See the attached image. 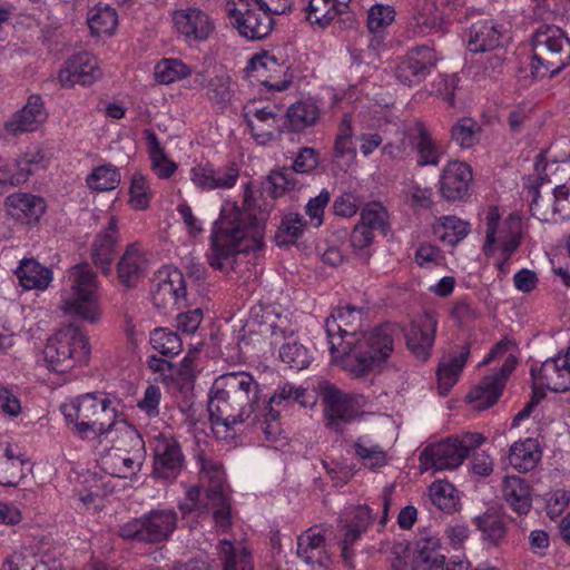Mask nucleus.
<instances>
[{"mask_svg":"<svg viewBox=\"0 0 570 570\" xmlns=\"http://www.w3.org/2000/svg\"><path fill=\"white\" fill-rule=\"evenodd\" d=\"M60 411L70 432L91 445L104 472L118 478L139 472L145 442L109 394H80L65 402Z\"/></svg>","mask_w":570,"mask_h":570,"instance_id":"f257e3e1","label":"nucleus"},{"mask_svg":"<svg viewBox=\"0 0 570 570\" xmlns=\"http://www.w3.org/2000/svg\"><path fill=\"white\" fill-rule=\"evenodd\" d=\"M252 346L265 355L273 353L276 345L279 360L289 368L302 371L309 366L313 356L311 351L296 338H293L295 330L291 326L287 316L276 312L274 306L262 304L252 307Z\"/></svg>","mask_w":570,"mask_h":570,"instance_id":"f03ea898","label":"nucleus"},{"mask_svg":"<svg viewBox=\"0 0 570 570\" xmlns=\"http://www.w3.org/2000/svg\"><path fill=\"white\" fill-rule=\"evenodd\" d=\"M249 185L244 186L243 206L226 199L219 217L214 222L207 261L215 269H223L227 259L237 253L246 252L249 238Z\"/></svg>","mask_w":570,"mask_h":570,"instance_id":"7ed1b4c3","label":"nucleus"},{"mask_svg":"<svg viewBox=\"0 0 570 570\" xmlns=\"http://www.w3.org/2000/svg\"><path fill=\"white\" fill-rule=\"evenodd\" d=\"M400 333V326L392 323L362 333L355 343L344 350L340 358L342 367L354 377L365 376L379 370L392 355L395 338Z\"/></svg>","mask_w":570,"mask_h":570,"instance_id":"20e7f679","label":"nucleus"},{"mask_svg":"<svg viewBox=\"0 0 570 570\" xmlns=\"http://www.w3.org/2000/svg\"><path fill=\"white\" fill-rule=\"evenodd\" d=\"M60 309L68 316L87 322L100 321L99 283L89 264H77L65 274L60 291Z\"/></svg>","mask_w":570,"mask_h":570,"instance_id":"39448f33","label":"nucleus"},{"mask_svg":"<svg viewBox=\"0 0 570 570\" xmlns=\"http://www.w3.org/2000/svg\"><path fill=\"white\" fill-rule=\"evenodd\" d=\"M501 362L500 368L482 379L468 394V400L475 410H487L497 403L502 394L509 375L517 365L515 345L511 341L497 343L481 364Z\"/></svg>","mask_w":570,"mask_h":570,"instance_id":"423d86ee","label":"nucleus"},{"mask_svg":"<svg viewBox=\"0 0 570 570\" xmlns=\"http://www.w3.org/2000/svg\"><path fill=\"white\" fill-rule=\"evenodd\" d=\"M90 346L87 336L76 327H66L48 340L42 352V365L51 372L67 373L88 362Z\"/></svg>","mask_w":570,"mask_h":570,"instance_id":"0eeeda50","label":"nucleus"},{"mask_svg":"<svg viewBox=\"0 0 570 570\" xmlns=\"http://www.w3.org/2000/svg\"><path fill=\"white\" fill-rule=\"evenodd\" d=\"M532 75L544 77L560 72L570 62V40L556 26H541L532 36Z\"/></svg>","mask_w":570,"mask_h":570,"instance_id":"6e6552de","label":"nucleus"},{"mask_svg":"<svg viewBox=\"0 0 570 570\" xmlns=\"http://www.w3.org/2000/svg\"><path fill=\"white\" fill-rule=\"evenodd\" d=\"M485 225L483 252L485 256L495 258V266L501 274H507L510 271L509 259L520 245L518 223L500 224L499 209L492 206L487 213Z\"/></svg>","mask_w":570,"mask_h":570,"instance_id":"1a4fd4ad","label":"nucleus"},{"mask_svg":"<svg viewBox=\"0 0 570 570\" xmlns=\"http://www.w3.org/2000/svg\"><path fill=\"white\" fill-rule=\"evenodd\" d=\"M229 400L220 383H214L207 404L210 430L218 441L227 444L237 439V426L247 417L244 403L236 405Z\"/></svg>","mask_w":570,"mask_h":570,"instance_id":"9d476101","label":"nucleus"},{"mask_svg":"<svg viewBox=\"0 0 570 570\" xmlns=\"http://www.w3.org/2000/svg\"><path fill=\"white\" fill-rule=\"evenodd\" d=\"M178 517L173 509L159 508L124 523L119 534L124 539L158 543L168 540L177 527Z\"/></svg>","mask_w":570,"mask_h":570,"instance_id":"9b49d317","label":"nucleus"},{"mask_svg":"<svg viewBox=\"0 0 570 570\" xmlns=\"http://www.w3.org/2000/svg\"><path fill=\"white\" fill-rule=\"evenodd\" d=\"M484 442L485 438L481 433L466 432L425 448L421 458L425 465H431L435 470H453Z\"/></svg>","mask_w":570,"mask_h":570,"instance_id":"f8f14e48","label":"nucleus"},{"mask_svg":"<svg viewBox=\"0 0 570 570\" xmlns=\"http://www.w3.org/2000/svg\"><path fill=\"white\" fill-rule=\"evenodd\" d=\"M363 312L352 305L340 306L326 318L325 330L330 351L335 360L343 356L352 343L362 334Z\"/></svg>","mask_w":570,"mask_h":570,"instance_id":"ddd939ff","label":"nucleus"},{"mask_svg":"<svg viewBox=\"0 0 570 570\" xmlns=\"http://www.w3.org/2000/svg\"><path fill=\"white\" fill-rule=\"evenodd\" d=\"M324 415L333 429L350 422L357 414V409L364 404V397L346 394L328 382L321 384Z\"/></svg>","mask_w":570,"mask_h":570,"instance_id":"4468645a","label":"nucleus"},{"mask_svg":"<svg viewBox=\"0 0 570 570\" xmlns=\"http://www.w3.org/2000/svg\"><path fill=\"white\" fill-rule=\"evenodd\" d=\"M184 465V455L177 441L166 433L154 438V475L171 481L178 476Z\"/></svg>","mask_w":570,"mask_h":570,"instance_id":"2eb2a0df","label":"nucleus"},{"mask_svg":"<svg viewBox=\"0 0 570 570\" xmlns=\"http://www.w3.org/2000/svg\"><path fill=\"white\" fill-rule=\"evenodd\" d=\"M238 176L239 170L234 164L215 167L209 161H205L190 168V181L200 191L233 188Z\"/></svg>","mask_w":570,"mask_h":570,"instance_id":"dca6fc26","label":"nucleus"},{"mask_svg":"<svg viewBox=\"0 0 570 570\" xmlns=\"http://www.w3.org/2000/svg\"><path fill=\"white\" fill-rule=\"evenodd\" d=\"M438 57L428 46L411 49L406 57L396 67V78L404 85L420 83L435 67Z\"/></svg>","mask_w":570,"mask_h":570,"instance_id":"f3484780","label":"nucleus"},{"mask_svg":"<svg viewBox=\"0 0 570 570\" xmlns=\"http://www.w3.org/2000/svg\"><path fill=\"white\" fill-rule=\"evenodd\" d=\"M102 72L96 57L82 52L70 57L58 72V80L65 88L77 83L91 85L101 77Z\"/></svg>","mask_w":570,"mask_h":570,"instance_id":"a211bd4d","label":"nucleus"},{"mask_svg":"<svg viewBox=\"0 0 570 570\" xmlns=\"http://www.w3.org/2000/svg\"><path fill=\"white\" fill-rule=\"evenodd\" d=\"M282 70V65L277 58L268 51L262 50L254 53L252 56V77L256 78V82H252V88L257 87L259 91L266 89L267 98L275 92L286 90L292 83L291 80L273 81Z\"/></svg>","mask_w":570,"mask_h":570,"instance_id":"6ab92c4d","label":"nucleus"},{"mask_svg":"<svg viewBox=\"0 0 570 570\" xmlns=\"http://www.w3.org/2000/svg\"><path fill=\"white\" fill-rule=\"evenodd\" d=\"M438 320L431 313H424L414 320L405 333L406 346L420 361H426L434 344Z\"/></svg>","mask_w":570,"mask_h":570,"instance_id":"aec40b11","label":"nucleus"},{"mask_svg":"<svg viewBox=\"0 0 570 570\" xmlns=\"http://www.w3.org/2000/svg\"><path fill=\"white\" fill-rule=\"evenodd\" d=\"M297 556L313 570H327L331 558L327 553L324 530L312 527L297 539Z\"/></svg>","mask_w":570,"mask_h":570,"instance_id":"412c9836","label":"nucleus"},{"mask_svg":"<svg viewBox=\"0 0 570 570\" xmlns=\"http://www.w3.org/2000/svg\"><path fill=\"white\" fill-rule=\"evenodd\" d=\"M173 23L175 30L190 41L206 40L214 30L208 14L197 8L174 11Z\"/></svg>","mask_w":570,"mask_h":570,"instance_id":"4be33fe9","label":"nucleus"},{"mask_svg":"<svg viewBox=\"0 0 570 570\" xmlns=\"http://www.w3.org/2000/svg\"><path fill=\"white\" fill-rule=\"evenodd\" d=\"M533 384L552 392H566L570 389V371L563 355L546 360L539 370L531 368Z\"/></svg>","mask_w":570,"mask_h":570,"instance_id":"5701e85b","label":"nucleus"},{"mask_svg":"<svg viewBox=\"0 0 570 570\" xmlns=\"http://www.w3.org/2000/svg\"><path fill=\"white\" fill-rule=\"evenodd\" d=\"M186 287L181 272L173 266H164L156 274V305H176L185 298Z\"/></svg>","mask_w":570,"mask_h":570,"instance_id":"b1692460","label":"nucleus"},{"mask_svg":"<svg viewBox=\"0 0 570 570\" xmlns=\"http://www.w3.org/2000/svg\"><path fill=\"white\" fill-rule=\"evenodd\" d=\"M29 470V459L17 445H0V485L17 487Z\"/></svg>","mask_w":570,"mask_h":570,"instance_id":"393cba45","label":"nucleus"},{"mask_svg":"<svg viewBox=\"0 0 570 570\" xmlns=\"http://www.w3.org/2000/svg\"><path fill=\"white\" fill-rule=\"evenodd\" d=\"M6 208L13 219L23 224H36L45 214L47 204L38 195L14 193L7 197Z\"/></svg>","mask_w":570,"mask_h":570,"instance_id":"a878e982","label":"nucleus"},{"mask_svg":"<svg viewBox=\"0 0 570 570\" xmlns=\"http://www.w3.org/2000/svg\"><path fill=\"white\" fill-rule=\"evenodd\" d=\"M472 181V170L470 166L462 161H450L441 175V194L448 200H458L463 198Z\"/></svg>","mask_w":570,"mask_h":570,"instance_id":"bb28decb","label":"nucleus"},{"mask_svg":"<svg viewBox=\"0 0 570 570\" xmlns=\"http://www.w3.org/2000/svg\"><path fill=\"white\" fill-rule=\"evenodd\" d=\"M47 118L42 99L30 96L27 104L4 124V129L11 135H19L38 129Z\"/></svg>","mask_w":570,"mask_h":570,"instance_id":"cd10ccee","label":"nucleus"},{"mask_svg":"<svg viewBox=\"0 0 570 570\" xmlns=\"http://www.w3.org/2000/svg\"><path fill=\"white\" fill-rule=\"evenodd\" d=\"M287 0H252V40L265 38L274 27V16L287 10Z\"/></svg>","mask_w":570,"mask_h":570,"instance_id":"c85d7f7f","label":"nucleus"},{"mask_svg":"<svg viewBox=\"0 0 570 570\" xmlns=\"http://www.w3.org/2000/svg\"><path fill=\"white\" fill-rule=\"evenodd\" d=\"M502 38V26L492 19H482L470 27L468 48L472 52L492 51L501 46Z\"/></svg>","mask_w":570,"mask_h":570,"instance_id":"c756f323","label":"nucleus"},{"mask_svg":"<svg viewBox=\"0 0 570 570\" xmlns=\"http://www.w3.org/2000/svg\"><path fill=\"white\" fill-rule=\"evenodd\" d=\"M147 267L148 259L142 246L138 243L127 245L117 268L120 283L127 287L132 286Z\"/></svg>","mask_w":570,"mask_h":570,"instance_id":"7c9ffc66","label":"nucleus"},{"mask_svg":"<svg viewBox=\"0 0 570 570\" xmlns=\"http://www.w3.org/2000/svg\"><path fill=\"white\" fill-rule=\"evenodd\" d=\"M118 240V219L110 216L104 232L97 235L91 247V258L104 273L110 272Z\"/></svg>","mask_w":570,"mask_h":570,"instance_id":"2f4dec72","label":"nucleus"},{"mask_svg":"<svg viewBox=\"0 0 570 570\" xmlns=\"http://www.w3.org/2000/svg\"><path fill=\"white\" fill-rule=\"evenodd\" d=\"M469 356L470 348L464 345L460 351L452 352L441 360L436 372L438 387L441 395L448 394L454 386Z\"/></svg>","mask_w":570,"mask_h":570,"instance_id":"473e14b6","label":"nucleus"},{"mask_svg":"<svg viewBox=\"0 0 570 570\" xmlns=\"http://www.w3.org/2000/svg\"><path fill=\"white\" fill-rule=\"evenodd\" d=\"M14 274L19 285L26 291H45L52 282V272L33 258L20 261Z\"/></svg>","mask_w":570,"mask_h":570,"instance_id":"72a5a7b5","label":"nucleus"},{"mask_svg":"<svg viewBox=\"0 0 570 570\" xmlns=\"http://www.w3.org/2000/svg\"><path fill=\"white\" fill-rule=\"evenodd\" d=\"M504 502L519 515L527 514L532 507L530 485L519 476H505L502 484Z\"/></svg>","mask_w":570,"mask_h":570,"instance_id":"f704fd0d","label":"nucleus"},{"mask_svg":"<svg viewBox=\"0 0 570 570\" xmlns=\"http://www.w3.org/2000/svg\"><path fill=\"white\" fill-rule=\"evenodd\" d=\"M395 11L391 6L374 4L367 12V29L371 33L368 48L379 51L384 43L386 29L394 21Z\"/></svg>","mask_w":570,"mask_h":570,"instance_id":"c9c22d12","label":"nucleus"},{"mask_svg":"<svg viewBox=\"0 0 570 570\" xmlns=\"http://www.w3.org/2000/svg\"><path fill=\"white\" fill-rule=\"evenodd\" d=\"M542 451L535 439L514 442L509 450V463L519 472L532 471L541 460Z\"/></svg>","mask_w":570,"mask_h":570,"instance_id":"e433bc0d","label":"nucleus"},{"mask_svg":"<svg viewBox=\"0 0 570 570\" xmlns=\"http://www.w3.org/2000/svg\"><path fill=\"white\" fill-rule=\"evenodd\" d=\"M199 481L202 487L205 488L207 499L226 494L223 465L206 456H199Z\"/></svg>","mask_w":570,"mask_h":570,"instance_id":"4c0bfd02","label":"nucleus"},{"mask_svg":"<svg viewBox=\"0 0 570 570\" xmlns=\"http://www.w3.org/2000/svg\"><path fill=\"white\" fill-rule=\"evenodd\" d=\"M306 18L313 24L325 27L342 14L351 0H305Z\"/></svg>","mask_w":570,"mask_h":570,"instance_id":"58836bf2","label":"nucleus"},{"mask_svg":"<svg viewBox=\"0 0 570 570\" xmlns=\"http://www.w3.org/2000/svg\"><path fill=\"white\" fill-rule=\"evenodd\" d=\"M413 131L415 134V149L419 166H436L442 155L441 148L432 137L429 129L421 121H416Z\"/></svg>","mask_w":570,"mask_h":570,"instance_id":"ea45409f","label":"nucleus"},{"mask_svg":"<svg viewBox=\"0 0 570 570\" xmlns=\"http://www.w3.org/2000/svg\"><path fill=\"white\" fill-rule=\"evenodd\" d=\"M470 232V224L456 216H442L433 224L434 236L444 245L454 246Z\"/></svg>","mask_w":570,"mask_h":570,"instance_id":"a19ab883","label":"nucleus"},{"mask_svg":"<svg viewBox=\"0 0 570 570\" xmlns=\"http://www.w3.org/2000/svg\"><path fill=\"white\" fill-rule=\"evenodd\" d=\"M87 23L94 36H111L118 26V13L109 4L99 3L88 11Z\"/></svg>","mask_w":570,"mask_h":570,"instance_id":"79ce46f5","label":"nucleus"},{"mask_svg":"<svg viewBox=\"0 0 570 570\" xmlns=\"http://www.w3.org/2000/svg\"><path fill=\"white\" fill-rule=\"evenodd\" d=\"M147 146L151 170L159 179H169L177 171L178 165L169 158L155 134L147 135Z\"/></svg>","mask_w":570,"mask_h":570,"instance_id":"37998d69","label":"nucleus"},{"mask_svg":"<svg viewBox=\"0 0 570 570\" xmlns=\"http://www.w3.org/2000/svg\"><path fill=\"white\" fill-rule=\"evenodd\" d=\"M354 450L362 465L376 471L389 463L387 452L367 436H360L354 443Z\"/></svg>","mask_w":570,"mask_h":570,"instance_id":"c03bdc74","label":"nucleus"},{"mask_svg":"<svg viewBox=\"0 0 570 570\" xmlns=\"http://www.w3.org/2000/svg\"><path fill=\"white\" fill-rule=\"evenodd\" d=\"M286 117L287 127L295 132H302L317 122L320 109L313 101H298L288 108Z\"/></svg>","mask_w":570,"mask_h":570,"instance_id":"a18cd8bd","label":"nucleus"},{"mask_svg":"<svg viewBox=\"0 0 570 570\" xmlns=\"http://www.w3.org/2000/svg\"><path fill=\"white\" fill-rule=\"evenodd\" d=\"M215 383L227 393L228 399L236 405L244 403V410L249 404V375L244 372H232L220 376Z\"/></svg>","mask_w":570,"mask_h":570,"instance_id":"49530a36","label":"nucleus"},{"mask_svg":"<svg viewBox=\"0 0 570 570\" xmlns=\"http://www.w3.org/2000/svg\"><path fill=\"white\" fill-rule=\"evenodd\" d=\"M354 130L352 127V117L344 114L337 126V132L334 141V157L352 161L356 157V148L353 140Z\"/></svg>","mask_w":570,"mask_h":570,"instance_id":"de8ad7c7","label":"nucleus"},{"mask_svg":"<svg viewBox=\"0 0 570 570\" xmlns=\"http://www.w3.org/2000/svg\"><path fill=\"white\" fill-rule=\"evenodd\" d=\"M121 181L119 169L111 165L105 164L95 167L88 175L86 183L92 191H109L116 189Z\"/></svg>","mask_w":570,"mask_h":570,"instance_id":"09e8293b","label":"nucleus"},{"mask_svg":"<svg viewBox=\"0 0 570 570\" xmlns=\"http://www.w3.org/2000/svg\"><path fill=\"white\" fill-rule=\"evenodd\" d=\"M154 193L147 177L140 173H135L129 185V206L134 210H146L150 205Z\"/></svg>","mask_w":570,"mask_h":570,"instance_id":"8fccbe9b","label":"nucleus"},{"mask_svg":"<svg viewBox=\"0 0 570 570\" xmlns=\"http://www.w3.org/2000/svg\"><path fill=\"white\" fill-rule=\"evenodd\" d=\"M191 73V69L178 59L164 58L156 63L155 79L159 83L169 85L181 80Z\"/></svg>","mask_w":570,"mask_h":570,"instance_id":"3c124183","label":"nucleus"},{"mask_svg":"<svg viewBox=\"0 0 570 570\" xmlns=\"http://www.w3.org/2000/svg\"><path fill=\"white\" fill-rule=\"evenodd\" d=\"M429 497L434 507L446 513L456 510L459 499L454 487L446 481H435L429 487Z\"/></svg>","mask_w":570,"mask_h":570,"instance_id":"603ef678","label":"nucleus"},{"mask_svg":"<svg viewBox=\"0 0 570 570\" xmlns=\"http://www.w3.org/2000/svg\"><path fill=\"white\" fill-rule=\"evenodd\" d=\"M274 202H264L263 205L252 206V250L262 249L265 246L264 233Z\"/></svg>","mask_w":570,"mask_h":570,"instance_id":"864d4df0","label":"nucleus"},{"mask_svg":"<svg viewBox=\"0 0 570 570\" xmlns=\"http://www.w3.org/2000/svg\"><path fill=\"white\" fill-rule=\"evenodd\" d=\"M150 345L165 356H175L183 350V342L178 334L165 327L155 328L150 333Z\"/></svg>","mask_w":570,"mask_h":570,"instance_id":"5fc2aeb1","label":"nucleus"},{"mask_svg":"<svg viewBox=\"0 0 570 570\" xmlns=\"http://www.w3.org/2000/svg\"><path fill=\"white\" fill-rule=\"evenodd\" d=\"M296 179L294 171L289 168L272 170L264 184V189L269 193L273 199L283 196L286 191L295 188Z\"/></svg>","mask_w":570,"mask_h":570,"instance_id":"6e6d98bb","label":"nucleus"},{"mask_svg":"<svg viewBox=\"0 0 570 570\" xmlns=\"http://www.w3.org/2000/svg\"><path fill=\"white\" fill-rule=\"evenodd\" d=\"M480 127L472 118L463 117L451 128V138L461 148H471L478 141Z\"/></svg>","mask_w":570,"mask_h":570,"instance_id":"4d7b16f0","label":"nucleus"},{"mask_svg":"<svg viewBox=\"0 0 570 570\" xmlns=\"http://www.w3.org/2000/svg\"><path fill=\"white\" fill-rule=\"evenodd\" d=\"M448 18L449 16L444 12L436 11L433 6H429L414 18L417 28L416 33L425 36L442 31Z\"/></svg>","mask_w":570,"mask_h":570,"instance_id":"13d9d810","label":"nucleus"},{"mask_svg":"<svg viewBox=\"0 0 570 570\" xmlns=\"http://www.w3.org/2000/svg\"><path fill=\"white\" fill-rule=\"evenodd\" d=\"M360 222L372 230L385 232L389 228L387 209L377 202L366 204L360 214Z\"/></svg>","mask_w":570,"mask_h":570,"instance_id":"bf43d9fd","label":"nucleus"},{"mask_svg":"<svg viewBox=\"0 0 570 570\" xmlns=\"http://www.w3.org/2000/svg\"><path fill=\"white\" fill-rule=\"evenodd\" d=\"M226 12L229 23L238 33L245 38L249 37L247 16L249 13V0H228Z\"/></svg>","mask_w":570,"mask_h":570,"instance_id":"052dcab7","label":"nucleus"},{"mask_svg":"<svg viewBox=\"0 0 570 570\" xmlns=\"http://www.w3.org/2000/svg\"><path fill=\"white\" fill-rule=\"evenodd\" d=\"M374 235L373 230L357 223L352 230L351 234V246L355 253V255L362 259L364 263H367L371 256L370 246L373 242Z\"/></svg>","mask_w":570,"mask_h":570,"instance_id":"680f3d73","label":"nucleus"},{"mask_svg":"<svg viewBox=\"0 0 570 570\" xmlns=\"http://www.w3.org/2000/svg\"><path fill=\"white\" fill-rule=\"evenodd\" d=\"M474 523L491 542H499L505 535L502 519L493 513H484L474 518Z\"/></svg>","mask_w":570,"mask_h":570,"instance_id":"e2e57ef3","label":"nucleus"},{"mask_svg":"<svg viewBox=\"0 0 570 570\" xmlns=\"http://www.w3.org/2000/svg\"><path fill=\"white\" fill-rule=\"evenodd\" d=\"M282 402L298 403L302 406L309 404L307 391L296 387L291 383H285L269 397V404L281 405Z\"/></svg>","mask_w":570,"mask_h":570,"instance_id":"0e129e2a","label":"nucleus"},{"mask_svg":"<svg viewBox=\"0 0 570 570\" xmlns=\"http://www.w3.org/2000/svg\"><path fill=\"white\" fill-rule=\"evenodd\" d=\"M373 521V514L367 505H355L345 509L341 517V523L347 527L356 528L362 531H366L371 522Z\"/></svg>","mask_w":570,"mask_h":570,"instance_id":"69168bd1","label":"nucleus"},{"mask_svg":"<svg viewBox=\"0 0 570 570\" xmlns=\"http://www.w3.org/2000/svg\"><path fill=\"white\" fill-rule=\"evenodd\" d=\"M444 556L434 551L426 544L421 547L412 561L413 570H439L443 567Z\"/></svg>","mask_w":570,"mask_h":570,"instance_id":"338daca9","label":"nucleus"},{"mask_svg":"<svg viewBox=\"0 0 570 570\" xmlns=\"http://www.w3.org/2000/svg\"><path fill=\"white\" fill-rule=\"evenodd\" d=\"M256 429L264 434L265 441L272 446L277 448L278 445H282L283 440H285V438L282 436V429L277 420V413L274 412L272 407L269 409L265 420L256 424Z\"/></svg>","mask_w":570,"mask_h":570,"instance_id":"774afa93","label":"nucleus"}]
</instances>
